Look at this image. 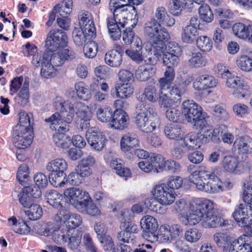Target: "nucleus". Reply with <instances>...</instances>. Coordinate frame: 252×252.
I'll use <instances>...</instances> for the list:
<instances>
[{
    "instance_id": "obj_37",
    "label": "nucleus",
    "mask_w": 252,
    "mask_h": 252,
    "mask_svg": "<svg viewBox=\"0 0 252 252\" xmlns=\"http://www.w3.org/2000/svg\"><path fill=\"white\" fill-rule=\"evenodd\" d=\"M156 69L152 67L140 65L136 70L135 75L136 78L140 81H145L153 76L156 73Z\"/></svg>"
},
{
    "instance_id": "obj_51",
    "label": "nucleus",
    "mask_w": 252,
    "mask_h": 252,
    "mask_svg": "<svg viewBox=\"0 0 252 252\" xmlns=\"http://www.w3.org/2000/svg\"><path fill=\"white\" fill-rule=\"evenodd\" d=\"M198 13L200 18L204 21L210 23L213 21L214 15L208 4H204L200 6L198 9Z\"/></svg>"
},
{
    "instance_id": "obj_47",
    "label": "nucleus",
    "mask_w": 252,
    "mask_h": 252,
    "mask_svg": "<svg viewBox=\"0 0 252 252\" xmlns=\"http://www.w3.org/2000/svg\"><path fill=\"white\" fill-rule=\"evenodd\" d=\"M141 228L144 230L158 229V224L156 219L150 215L144 216L140 221Z\"/></svg>"
},
{
    "instance_id": "obj_46",
    "label": "nucleus",
    "mask_w": 252,
    "mask_h": 252,
    "mask_svg": "<svg viewBox=\"0 0 252 252\" xmlns=\"http://www.w3.org/2000/svg\"><path fill=\"white\" fill-rule=\"evenodd\" d=\"M148 101L154 103L158 101L159 94L157 89L153 85H149L144 89V92L142 94V100L143 97Z\"/></svg>"
},
{
    "instance_id": "obj_17",
    "label": "nucleus",
    "mask_w": 252,
    "mask_h": 252,
    "mask_svg": "<svg viewBox=\"0 0 252 252\" xmlns=\"http://www.w3.org/2000/svg\"><path fill=\"white\" fill-rule=\"evenodd\" d=\"M221 167L225 172L239 174L244 170L243 163L232 155L224 156L221 162Z\"/></svg>"
},
{
    "instance_id": "obj_13",
    "label": "nucleus",
    "mask_w": 252,
    "mask_h": 252,
    "mask_svg": "<svg viewBox=\"0 0 252 252\" xmlns=\"http://www.w3.org/2000/svg\"><path fill=\"white\" fill-rule=\"evenodd\" d=\"M64 196L68 199L69 203L77 210H83L82 204L89 197L88 193L77 188H70L64 191Z\"/></svg>"
},
{
    "instance_id": "obj_5",
    "label": "nucleus",
    "mask_w": 252,
    "mask_h": 252,
    "mask_svg": "<svg viewBox=\"0 0 252 252\" xmlns=\"http://www.w3.org/2000/svg\"><path fill=\"white\" fill-rule=\"evenodd\" d=\"M135 124L144 132H152L157 126L158 118L155 109L150 104L140 102L136 107Z\"/></svg>"
},
{
    "instance_id": "obj_39",
    "label": "nucleus",
    "mask_w": 252,
    "mask_h": 252,
    "mask_svg": "<svg viewBox=\"0 0 252 252\" xmlns=\"http://www.w3.org/2000/svg\"><path fill=\"white\" fill-rule=\"evenodd\" d=\"M93 36L92 35H89L86 32L77 28H74L72 32L73 41L78 46H82L84 45L87 40Z\"/></svg>"
},
{
    "instance_id": "obj_52",
    "label": "nucleus",
    "mask_w": 252,
    "mask_h": 252,
    "mask_svg": "<svg viewBox=\"0 0 252 252\" xmlns=\"http://www.w3.org/2000/svg\"><path fill=\"white\" fill-rule=\"evenodd\" d=\"M29 170L27 165L22 164L19 167L17 173V179L21 185H25L29 180Z\"/></svg>"
},
{
    "instance_id": "obj_41",
    "label": "nucleus",
    "mask_w": 252,
    "mask_h": 252,
    "mask_svg": "<svg viewBox=\"0 0 252 252\" xmlns=\"http://www.w3.org/2000/svg\"><path fill=\"white\" fill-rule=\"evenodd\" d=\"M47 202L54 208L61 206L62 195L55 190H50L46 192L45 195Z\"/></svg>"
},
{
    "instance_id": "obj_6",
    "label": "nucleus",
    "mask_w": 252,
    "mask_h": 252,
    "mask_svg": "<svg viewBox=\"0 0 252 252\" xmlns=\"http://www.w3.org/2000/svg\"><path fill=\"white\" fill-rule=\"evenodd\" d=\"M144 33L152 42L153 48L156 49L157 52L155 54L159 55L163 52L164 42L170 38L169 34L165 28L161 27L154 18H152L145 24Z\"/></svg>"
},
{
    "instance_id": "obj_26",
    "label": "nucleus",
    "mask_w": 252,
    "mask_h": 252,
    "mask_svg": "<svg viewBox=\"0 0 252 252\" xmlns=\"http://www.w3.org/2000/svg\"><path fill=\"white\" fill-rule=\"evenodd\" d=\"M247 211V204L241 203L236 207L233 216L239 226H246L250 223Z\"/></svg>"
},
{
    "instance_id": "obj_45",
    "label": "nucleus",
    "mask_w": 252,
    "mask_h": 252,
    "mask_svg": "<svg viewBox=\"0 0 252 252\" xmlns=\"http://www.w3.org/2000/svg\"><path fill=\"white\" fill-rule=\"evenodd\" d=\"M113 114L114 111L110 107H99L96 112L97 119L105 123L111 122Z\"/></svg>"
},
{
    "instance_id": "obj_31",
    "label": "nucleus",
    "mask_w": 252,
    "mask_h": 252,
    "mask_svg": "<svg viewBox=\"0 0 252 252\" xmlns=\"http://www.w3.org/2000/svg\"><path fill=\"white\" fill-rule=\"evenodd\" d=\"M164 133L169 139L179 140L183 139L184 132L180 125L170 124L165 126Z\"/></svg>"
},
{
    "instance_id": "obj_15",
    "label": "nucleus",
    "mask_w": 252,
    "mask_h": 252,
    "mask_svg": "<svg viewBox=\"0 0 252 252\" xmlns=\"http://www.w3.org/2000/svg\"><path fill=\"white\" fill-rule=\"evenodd\" d=\"M207 126L208 125L198 127L200 128V133L191 132L186 134L183 138L182 143L184 148L187 150H192L199 148L201 144L208 143L209 142H204L205 136L203 129Z\"/></svg>"
},
{
    "instance_id": "obj_60",
    "label": "nucleus",
    "mask_w": 252,
    "mask_h": 252,
    "mask_svg": "<svg viewBox=\"0 0 252 252\" xmlns=\"http://www.w3.org/2000/svg\"><path fill=\"white\" fill-rule=\"evenodd\" d=\"M32 134L31 127L22 126L20 125H17L14 127L13 133V139L15 138H21L23 136L30 135Z\"/></svg>"
},
{
    "instance_id": "obj_57",
    "label": "nucleus",
    "mask_w": 252,
    "mask_h": 252,
    "mask_svg": "<svg viewBox=\"0 0 252 252\" xmlns=\"http://www.w3.org/2000/svg\"><path fill=\"white\" fill-rule=\"evenodd\" d=\"M53 239L54 241L58 244H63L67 241L68 237L66 236V229L55 228V231L53 233Z\"/></svg>"
},
{
    "instance_id": "obj_59",
    "label": "nucleus",
    "mask_w": 252,
    "mask_h": 252,
    "mask_svg": "<svg viewBox=\"0 0 252 252\" xmlns=\"http://www.w3.org/2000/svg\"><path fill=\"white\" fill-rule=\"evenodd\" d=\"M97 50V44L95 41H91L85 45L83 51L86 57L94 58L96 55Z\"/></svg>"
},
{
    "instance_id": "obj_18",
    "label": "nucleus",
    "mask_w": 252,
    "mask_h": 252,
    "mask_svg": "<svg viewBox=\"0 0 252 252\" xmlns=\"http://www.w3.org/2000/svg\"><path fill=\"white\" fill-rule=\"evenodd\" d=\"M53 52L50 56L49 61L55 66H62L65 61L73 59L76 57V53L69 48L59 49Z\"/></svg>"
},
{
    "instance_id": "obj_44",
    "label": "nucleus",
    "mask_w": 252,
    "mask_h": 252,
    "mask_svg": "<svg viewBox=\"0 0 252 252\" xmlns=\"http://www.w3.org/2000/svg\"><path fill=\"white\" fill-rule=\"evenodd\" d=\"M53 139L57 146L63 149L68 148L71 143L70 137L63 133L56 132L54 134Z\"/></svg>"
},
{
    "instance_id": "obj_1",
    "label": "nucleus",
    "mask_w": 252,
    "mask_h": 252,
    "mask_svg": "<svg viewBox=\"0 0 252 252\" xmlns=\"http://www.w3.org/2000/svg\"><path fill=\"white\" fill-rule=\"evenodd\" d=\"M186 217L187 222L190 225H195L201 221V225L205 228L228 225V220H223L216 215L213 201L205 198L197 200L195 205L190 208Z\"/></svg>"
},
{
    "instance_id": "obj_30",
    "label": "nucleus",
    "mask_w": 252,
    "mask_h": 252,
    "mask_svg": "<svg viewBox=\"0 0 252 252\" xmlns=\"http://www.w3.org/2000/svg\"><path fill=\"white\" fill-rule=\"evenodd\" d=\"M234 34L240 38L249 37L252 42V26H247L240 23L235 24L232 27Z\"/></svg>"
},
{
    "instance_id": "obj_8",
    "label": "nucleus",
    "mask_w": 252,
    "mask_h": 252,
    "mask_svg": "<svg viewBox=\"0 0 252 252\" xmlns=\"http://www.w3.org/2000/svg\"><path fill=\"white\" fill-rule=\"evenodd\" d=\"M184 118L196 127L209 125L202 116V108L193 100H186L182 104Z\"/></svg>"
},
{
    "instance_id": "obj_62",
    "label": "nucleus",
    "mask_w": 252,
    "mask_h": 252,
    "mask_svg": "<svg viewBox=\"0 0 252 252\" xmlns=\"http://www.w3.org/2000/svg\"><path fill=\"white\" fill-rule=\"evenodd\" d=\"M84 180L79 173L76 171L70 173L66 178L64 176L63 179V181H64V185L69 183L70 185L75 186L81 184Z\"/></svg>"
},
{
    "instance_id": "obj_23",
    "label": "nucleus",
    "mask_w": 252,
    "mask_h": 252,
    "mask_svg": "<svg viewBox=\"0 0 252 252\" xmlns=\"http://www.w3.org/2000/svg\"><path fill=\"white\" fill-rule=\"evenodd\" d=\"M113 114L110 122L112 127L123 130L127 126L129 123V117L125 111L122 109H116L114 111Z\"/></svg>"
},
{
    "instance_id": "obj_29",
    "label": "nucleus",
    "mask_w": 252,
    "mask_h": 252,
    "mask_svg": "<svg viewBox=\"0 0 252 252\" xmlns=\"http://www.w3.org/2000/svg\"><path fill=\"white\" fill-rule=\"evenodd\" d=\"M29 79L25 78L22 88L15 97L16 102L21 106L26 105L29 101Z\"/></svg>"
},
{
    "instance_id": "obj_43",
    "label": "nucleus",
    "mask_w": 252,
    "mask_h": 252,
    "mask_svg": "<svg viewBox=\"0 0 252 252\" xmlns=\"http://www.w3.org/2000/svg\"><path fill=\"white\" fill-rule=\"evenodd\" d=\"M76 94L78 97L84 100H88L92 97L91 91L83 82H79L75 85Z\"/></svg>"
},
{
    "instance_id": "obj_14",
    "label": "nucleus",
    "mask_w": 252,
    "mask_h": 252,
    "mask_svg": "<svg viewBox=\"0 0 252 252\" xmlns=\"http://www.w3.org/2000/svg\"><path fill=\"white\" fill-rule=\"evenodd\" d=\"M152 192L154 198L164 205L171 204L177 195L175 192L167 188L165 184L156 186Z\"/></svg>"
},
{
    "instance_id": "obj_42",
    "label": "nucleus",
    "mask_w": 252,
    "mask_h": 252,
    "mask_svg": "<svg viewBox=\"0 0 252 252\" xmlns=\"http://www.w3.org/2000/svg\"><path fill=\"white\" fill-rule=\"evenodd\" d=\"M197 35V29L190 27L186 26L182 33V41L187 43H192L196 39V36Z\"/></svg>"
},
{
    "instance_id": "obj_36",
    "label": "nucleus",
    "mask_w": 252,
    "mask_h": 252,
    "mask_svg": "<svg viewBox=\"0 0 252 252\" xmlns=\"http://www.w3.org/2000/svg\"><path fill=\"white\" fill-rule=\"evenodd\" d=\"M122 55L114 50H111L107 52L105 56V63L112 67H118L122 62Z\"/></svg>"
},
{
    "instance_id": "obj_21",
    "label": "nucleus",
    "mask_w": 252,
    "mask_h": 252,
    "mask_svg": "<svg viewBox=\"0 0 252 252\" xmlns=\"http://www.w3.org/2000/svg\"><path fill=\"white\" fill-rule=\"evenodd\" d=\"M80 29L86 32L89 35L94 36L95 34V27L91 13L83 12L78 15Z\"/></svg>"
},
{
    "instance_id": "obj_56",
    "label": "nucleus",
    "mask_w": 252,
    "mask_h": 252,
    "mask_svg": "<svg viewBox=\"0 0 252 252\" xmlns=\"http://www.w3.org/2000/svg\"><path fill=\"white\" fill-rule=\"evenodd\" d=\"M50 55L41 52L35 53L32 61L33 65L36 67L42 66L49 61Z\"/></svg>"
},
{
    "instance_id": "obj_53",
    "label": "nucleus",
    "mask_w": 252,
    "mask_h": 252,
    "mask_svg": "<svg viewBox=\"0 0 252 252\" xmlns=\"http://www.w3.org/2000/svg\"><path fill=\"white\" fill-rule=\"evenodd\" d=\"M149 159L155 172H158V169L162 170L163 169L165 161L161 155H153L149 158Z\"/></svg>"
},
{
    "instance_id": "obj_2",
    "label": "nucleus",
    "mask_w": 252,
    "mask_h": 252,
    "mask_svg": "<svg viewBox=\"0 0 252 252\" xmlns=\"http://www.w3.org/2000/svg\"><path fill=\"white\" fill-rule=\"evenodd\" d=\"M113 17L107 19V28L110 37L114 40L121 36V28H124L128 20L131 21V27L133 28L137 23L138 16L134 7L127 4L115 6Z\"/></svg>"
},
{
    "instance_id": "obj_54",
    "label": "nucleus",
    "mask_w": 252,
    "mask_h": 252,
    "mask_svg": "<svg viewBox=\"0 0 252 252\" xmlns=\"http://www.w3.org/2000/svg\"><path fill=\"white\" fill-rule=\"evenodd\" d=\"M28 208L29 209L25 211V213L30 220H36L42 216V209L39 205L33 203Z\"/></svg>"
},
{
    "instance_id": "obj_49",
    "label": "nucleus",
    "mask_w": 252,
    "mask_h": 252,
    "mask_svg": "<svg viewBox=\"0 0 252 252\" xmlns=\"http://www.w3.org/2000/svg\"><path fill=\"white\" fill-rule=\"evenodd\" d=\"M163 54V63L167 67H174L177 66L179 62V55L171 53H165L163 50L161 52Z\"/></svg>"
},
{
    "instance_id": "obj_34",
    "label": "nucleus",
    "mask_w": 252,
    "mask_h": 252,
    "mask_svg": "<svg viewBox=\"0 0 252 252\" xmlns=\"http://www.w3.org/2000/svg\"><path fill=\"white\" fill-rule=\"evenodd\" d=\"M117 97L126 98L130 97L133 93V88L130 83H117L115 85Z\"/></svg>"
},
{
    "instance_id": "obj_33",
    "label": "nucleus",
    "mask_w": 252,
    "mask_h": 252,
    "mask_svg": "<svg viewBox=\"0 0 252 252\" xmlns=\"http://www.w3.org/2000/svg\"><path fill=\"white\" fill-rule=\"evenodd\" d=\"M155 17L160 25L162 24L167 27H172L175 24V19L170 17L167 13L165 8L159 7L156 9Z\"/></svg>"
},
{
    "instance_id": "obj_20",
    "label": "nucleus",
    "mask_w": 252,
    "mask_h": 252,
    "mask_svg": "<svg viewBox=\"0 0 252 252\" xmlns=\"http://www.w3.org/2000/svg\"><path fill=\"white\" fill-rule=\"evenodd\" d=\"M229 252H252V238L241 236L234 239L230 247Z\"/></svg>"
},
{
    "instance_id": "obj_32",
    "label": "nucleus",
    "mask_w": 252,
    "mask_h": 252,
    "mask_svg": "<svg viewBox=\"0 0 252 252\" xmlns=\"http://www.w3.org/2000/svg\"><path fill=\"white\" fill-rule=\"evenodd\" d=\"M188 64L191 68H200L207 65L208 60L199 52L192 53L190 58L188 60Z\"/></svg>"
},
{
    "instance_id": "obj_22",
    "label": "nucleus",
    "mask_w": 252,
    "mask_h": 252,
    "mask_svg": "<svg viewBox=\"0 0 252 252\" xmlns=\"http://www.w3.org/2000/svg\"><path fill=\"white\" fill-rule=\"evenodd\" d=\"M218 85L217 80L213 76L204 74L197 77L193 83L196 90L202 91L215 87Z\"/></svg>"
},
{
    "instance_id": "obj_4",
    "label": "nucleus",
    "mask_w": 252,
    "mask_h": 252,
    "mask_svg": "<svg viewBox=\"0 0 252 252\" xmlns=\"http://www.w3.org/2000/svg\"><path fill=\"white\" fill-rule=\"evenodd\" d=\"M189 180L201 191L215 193L222 190V182L219 178L214 173L206 169L195 171L190 175Z\"/></svg>"
},
{
    "instance_id": "obj_3",
    "label": "nucleus",
    "mask_w": 252,
    "mask_h": 252,
    "mask_svg": "<svg viewBox=\"0 0 252 252\" xmlns=\"http://www.w3.org/2000/svg\"><path fill=\"white\" fill-rule=\"evenodd\" d=\"M54 108L60 112H56L45 119V122L50 123V128L59 132L63 133L69 129V124L74 116V105L69 100H65L57 96L53 100Z\"/></svg>"
},
{
    "instance_id": "obj_11",
    "label": "nucleus",
    "mask_w": 252,
    "mask_h": 252,
    "mask_svg": "<svg viewBox=\"0 0 252 252\" xmlns=\"http://www.w3.org/2000/svg\"><path fill=\"white\" fill-rule=\"evenodd\" d=\"M68 42L66 33L61 30H52L48 33L45 42L46 49L53 52L58 49L64 48Z\"/></svg>"
},
{
    "instance_id": "obj_12",
    "label": "nucleus",
    "mask_w": 252,
    "mask_h": 252,
    "mask_svg": "<svg viewBox=\"0 0 252 252\" xmlns=\"http://www.w3.org/2000/svg\"><path fill=\"white\" fill-rule=\"evenodd\" d=\"M58 223H65L68 229H74L79 227L82 223L81 216L77 214H72L68 210L62 208L58 211L54 217Z\"/></svg>"
},
{
    "instance_id": "obj_16",
    "label": "nucleus",
    "mask_w": 252,
    "mask_h": 252,
    "mask_svg": "<svg viewBox=\"0 0 252 252\" xmlns=\"http://www.w3.org/2000/svg\"><path fill=\"white\" fill-rule=\"evenodd\" d=\"M86 136L88 143L93 149L100 151L103 149L106 138L97 128H89L86 131Z\"/></svg>"
},
{
    "instance_id": "obj_28",
    "label": "nucleus",
    "mask_w": 252,
    "mask_h": 252,
    "mask_svg": "<svg viewBox=\"0 0 252 252\" xmlns=\"http://www.w3.org/2000/svg\"><path fill=\"white\" fill-rule=\"evenodd\" d=\"M12 196L15 199L17 198L24 208H29L33 204V199L28 193H25L24 188H16L12 192Z\"/></svg>"
},
{
    "instance_id": "obj_27",
    "label": "nucleus",
    "mask_w": 252,
    "mask_h": 252,
    "mask_svg": "<svg viewBox=\"0 0 252 252\" xmlns=\"http://www.w3.org/2000/svg\"><path fill=\"white\" fill-rule=\"evenodd\" d=\"M138 145V137L134 132L126 133L121 140V148L124 152L129 151Z\"/></svg>"
},
{
    "instance_id": "obj_35",
    "label": "nucleus",
    "mask_w": 252,
    "mask_h": 252,
    "mask_svg": "<svg viewBox=\"0 0 252 252\" xmlns=\"http://www.w3.org/2000/svg\"><path fill=\"white\" fill-rule=\"evenodd\" d=\"M122 162L120 159H113L110 162V166L120 176L130 177L131 174L130 170L128 168L124 167Z\"/></svg>"
},
{
    "instance_id": "obj_48",
    "label": "nucleus",
    "mask_w": 252,
    "mask_h": 252,
    "mask_svg": "<svg viewBox=\"0 0 252 252\" xmlns=\"http://www.w3.org/2000/svg\"><path fill=\"white\" fill-rule=\"evenodd\" d=\"M198 48L203 51L208 52L211 50L213 42L211 39L207 36H200L196 40Z\"/></svg>"
},
{
    "instance_id": "obj_10",
    "label": "nucleus",
    "mask_w": 252,
    "mask_h": 252,
    "mask_svg": "<svg viewBox=\"0 0 252 252\" xmlns=\"http://www.w3.org/2000/svg\"><path fill=\"white\" fill-rule=\"evenodd\" d=\"M203 131L205 136L204 142L212 141L217 143L220 141L219 136H221L223 143L231 144L234 139L233 134L227 132V128L224 125H217L214 129L212 126L209 125L204 128Z\"/></svg>"
},
{
    "instance_id": "obj_38",
    "label": "nucleus",
    "mask_w": 252,
    "mask_h": 252,
    "mask_svg": "<svg viewBox=\"0 0 252 252\" xmlns=\"http://www.w3.org/2000/svg\"><path fill=\"white\" fill-rule=\"evenodd\" d=\"M82 234L79 232L72 234L68 238V248L73 252H82L81 250Z\"/></svg>"
},
{
    "instance_id": "obj_64",
    "label": "nucleus",
    "mask_w": 252,
    "mask_h": 252,
    "mask_svg": "<svg viewBox=\"0 0 252 252\" xmlns=\"http://www.w3.org/2000/svg\"><path fill=\"white\" fill-rule=\"evenodd\" d=\"M185 237L187 241L191 243L195 242L201 237V232L197 228H190L186 231Z\"/></svg>"
},
{
    "instance_id": "obj_25",
    "label": "nucleus",
    "mask_w": 252,
    "mask_h": 252,
    "mask_svg": "<svg viewBox=\"0 0 252 252\" xmlns=\"http://www.w3.org/2000/svg\"><path fill=\"white\" fill-rule=\"evenodd\" d=\"M233 149L239 154L252 153V139L248 136L237 138L233 144Z\"/></svg>"
},
{
    "instance_id": "obj_19",
    "label": "nucleus",
    "mask_w": 252,
    "mask_h": 252,
    "mask_svg": "<svg viewBox=\"0 0 252 252\" xmlns=\"http://www.w3.org/2000/svg\"><path fill=\"white\" fill-rule=\"evenodd\" d=\"M213 240L219 249L223 252H229L230 247L234 239L227 232H217L213 234Z\"/></svg>"
},
{
    "instance_id": "obj_63",
    "label": "nucleus",
    "mask_w": 252,
    "mask_h": 252,
    "mask_svg": "<svg viewBox=\"0 0 252 252\" xmlns=\"http://www.w3.org/2000/svg\"><path fill=\"white\" fill-rule=\"evenodd\" d=\"M189 205L187 202L183 198L177 200L174 205L172 206V212L174 213L182 214L188 209Z\"/></svg>"
},
{
    "instance_id": "obj_50",
    "label": "nucleus",
    "mask_w": 252,
    "mask_h": 252,
    "mask_svg": "<svg viewBox=\"0 0 252 252\" xmlns=\"http://www.w3.org/2000/svg\"><path fill=\"white\" fill-rule=\"evenodd\" d=\"M166 117L169 121L175 123H184L185 120L183 113L174 108H169L166 111Z\"/></svg>"
},
{
    "instance_id": "obj_7",
    "label": "nucleus",
    "mask_w": 252,
    "mask_h": 252,
    "mask_svg": "<svg viewBox=\"0 0 252 252\" xmlns=\"http://www.w3.org/2000/svg\"><path fill=\"white\" fill-rule=\"evenodd\" d=\"M217 69L218 76L226 79V85L228 88L232 89L233 96L238 99L244 98L246 95L247 85L238 77L231 76L230 72L226 67L218 64Z\"/></svg>"
},
{
    "instance_id": "obj_58",
    "label": "nucleus",
    "mask_w": 252,
    "mask_h": 252,
    "mask_svg": "<svg viewBox=\"0 0 252 252\" xmlns=\"http://www.w3.org/2000/svg\"><path fill=\"white\" fill-rule=\"evenodd\" d=\"M238 66L245 71H252V59L247 56H241L237 60Z\"/></svg>"
},
{
    "instance_id": "obj_40",
    "label": "nucleus",
    "mask_w": 252,
    "mask_h": 252,
    "mask_svg": "<svg viewBox=\"0 0 252 252\" xmlns=\"http://www.w3.org/2000/svg\"><path fill=\"white\" fill-rule=\"evenodd\" d=\"M81 207L83 208V210H78L82 213L88 214L92 216H97L100 214V211L99 208L89 197L84 202V204H82Z\"/></svg>"
},
{
    "instance_id": "obj_9",
    "label": "nucleus",
    "mask_w": 252,
    "mask_h": 252,
    "mask_svg": "<svg viewBox=\"0 0 252 252\" xmlns=\"http://www.w3.org/2000/svg\"><path fill=\"white\" fill-rule=\"evenodd\" d=\"M67 168V164L63 158H57L48 162L46 169L50 173L49 174V181L54 187H63L64 181H63L65 176L64 171Z\"/></svg>"
},
{
    "instance_id": "obj_24",
    "label": "nucleus",
    "mask_w": 252,
    "mask_h": 252,
    "mask_svg": "<svg viewBox=\"0 0 252 252\" xmlns=\"http://www.w3.org/2000/svg\"><path fill=\"white\" fill-rule=\"evenodd\" d=\"M74 109H78L76 112L77 116L81 119V127L82 129L90 128V121L92 117V113L88 107L83 105L81 102L72 103Z\"/></svg>"
},
{
    "instance_id": "obj_55",
    "label": "nucleus",
    "mask_w": 252,
    "mask_h": 252,
    "mask_svg": "<svg viewBox=\"0 0 252 252\" xmlns=\"http://www.w3.org/2000/svg\"><path fill=\"white\" fill-rule=\"evenodd\" d=\"M33 136L32 134L30 135L23 136L19 139L15 138L13 139V143L15 147L20 149H25L29 147L32 143Z\"/></svg>"
},
{
    "instance_id": "obj_61",
    "label": "nucleus",
    "mask_w": 252,
    "mask_h": 252,
    "mask_svg": "<svg viewBox=\"0 0 252 252\" xmlns=\"http://www.w3.org/2000/svg\"><path fill=\"white\" fill-rule=\"evenodd\" d=\"M166 186L173 192L175 189L180 188L183 184V180L179 176H173L169 177L166 184Z\"/></svg>"
}]
</instances>
